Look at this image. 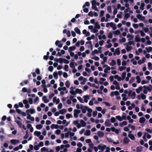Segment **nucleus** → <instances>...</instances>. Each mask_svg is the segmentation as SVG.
Returning a JSON list of instances; mask_svg holds the SVG:
<instances>
[{
	"instance_id": "obj_1",
	"label": "nucleus",
	"mask_w": 152,
	"mask_h": 152,
	"mask_svg": "<svg viewBox=\"0 0 152 152\" xmlns=\"http://www.w3.org/2000/svg\"><path fill=\"white\" fill-rule=\"evenodd\" d=\"M136 95V94L135 91H133L132 92V91L131 90H130L129 91L128 96H130L131 98H132L133 96V97L132 98V99H134Z\"/></svg>"
},
{
	"instance_id": "obj_2",
	"label": "nucleus",
	"mask_w": 152,
	"mask_h": 152,
	"mask_svg": "<svg viewBox=\"0 0 152 152\" xmlns=\"http://www.w3.org/2000/svg\"><path fill=\"white\" fill-rule=\"evenodd\" d=\"M88 108L87 106H83L82 105H80V109L82 110V112L83 113H86V110Z\"/></svg>"
},
{
	"instance_id": "obj_3",
	"label": "nucleus",
	"mask_w": 152,
	"mask_h": 152,
	"mask_svg": "<svg viewBox=\"0 0 152 152\" xmlns=\"http://www.w3.org/2000/svg\"><path fill=\"white\" fill-rule=\"evenodd\" d=\"M26 112L27 114H34L35 113V110L34 109H30L26 110Z\"/></svg>"
},
{
	"instance_id": "obj_4",
	"label": "nucleus",
	"mask_w": 152,
	"mask_h": 152,
	"mask_svg": "<svg viewBox=\"0 0 152 152\" xmlns=\"http://www.w3.org/2000/svg\"><path fill=\"white\" fill-rule=\"evenodd\" d=\"M106 148V145H103L102 146L101 145H99L98 146V148L100 150L102 151H103Z\"/></svg>"
},
{
	"instance_id": "obj_5",
	"label": "nucleus",
	"mask_w": 152,
	"mask_h": 152,
	"mask_svg": "<svg viewBox=\"0 0 152 152\" xmlns=\"http://www.w3.org/2000/svg\"><path fill=\"white\" fill-rule=\"evenodd\" d=\"M143 88L147 89L149 91H151L152 90V86L151 85H149L148 86H144Z\"/></svg>"
},
{
	"instance_id": "obj_6",
	"label": "nucleus",
	"mask_w": 152,
	"mask_h": 152,
	"mask_svg": "<svg viewBox=\"0 0 152 152\" xmlns=\"http://www.w3.org/2000/svg\"><path fill=\"white\" fill-rule=\"evenodd\" d=\"M137 17L140 20L144 21L145 20V17L140 14H137Z\"/></svg>"
},
{
	"instance_id": "obj_7",
	"label": "nucleus",
	"mask_w": 152,
	"mask_h": 152,
	"mask_svg": "<svg viewBox=\"0 0 152 152\" xmlns=\"http://www.w3.org/2000/svg\"><path fill=\"white\" fill-rule=\"evenodd\" d=\"M60 41L59 40H57L55 42V44L56 45L58 46L59 48H61L62 47L63 45L62 44L60 43Z\"/></svg>"
},
{
	"instance_id": "obj_8",
	"label": "nucleus",
	"mask_w": 152,
	"mask_h": 152,
	"mask_svg": "<svg viewBox=\"0 0 152 152\" xmlns=\"http://www.w3.org/2000/svg\"><path fill=\"white\" fill-rule=\"evenodd\" d=\"M15 121L18 125L20 127H21L22 126L21 123L19 120H17L16 118H15Z\"/></svg>"
},
{
	"instance_id": "obj_9",
	"label": "nucleus",
	"mask_w": 152,
	"mask_h": 152,
	"mask_svg": "<svg viewBox=\"0 0 152 152\" xmlns=\"http://www.w3.org/2000/svg\"><path fill=\"white\" fill-rule=\"evenodd\" d=\"M130 141V140L127 137H125L124 139L123 142L124 144H128Z\"/></svg>"
},
{
	"instance_id": "obj_10",
	"label": "nucleus",
	"mask_w": 152,
	"mask_h": 152,
	"mask_svg": "<svg viewBox=\"0 0 152 152\" xmlns=\"http://www.w3.org/2000/svg\"><path fill=\"white\" fill-rule=\"evenodd\" d=\"M19 142V140H12L10 141L11 142L13 145H15L18 143Z\"/></svg>"
},
{
	"instance_id": "obj_11",
	"label": "nucleus",
	"mask_w": 152,
	"mask_h": 152,
	"mask_svg": "<svg viewBox=\"0 0 152 152\" xmlns=\"http://www.w3.org/2000/svg\"><path fill=\"white\" fill-rule=\"evenodd\" d=\"M143 147L141 146H139L136 148V150L137 152H140L142 151Z\"/></svg>"
},
{
	"instance_id": "obj_12",
	"label": "nucleus",
	"mask_w": 152,
	"mask_h": 152,
	"mask_svg": "<svg viewBox=\"0 0 152 152\" xmlns=\"http://www.w3.org/2000/svg\"><path fill=\"white\" fill-rule=\"evenodd\" d=\"M135 41L136 42H140V41L141 39L138 35L135 36Z\"/></svg>"
},
{
	"instance_id": "obj_13",
	"label": "nucleus",
	"mask_w": 152,
	"mask_h": 152,
	"mask_svg": "<svg viewBox=\"0 0 152 152\" xmlns=\"http://www.w3.org/2000/svg\"><path fill=\"white\" fill-rule=\"evenodd\" d=\"M120 53V51L119 50V48H117L115 50V51L114 53H113V54L115 55L117 54L118 55H119Z\"/></svg>"
},
{
	"instance_id": "obj_14",
	"label": "nucleus",
	"mask_w": 152,
	"mask_h": 152,
	"mask_svg": "<svg viewBox=\"0 0 152 152\" xmlns=\"http://www.w3.org/2000/svg\"><path fill=\"white\" fill-rule=\"evenodd\" d=\"M76 49V47L75 46H71L68 49V52H70Z\"/></svg>"
},
{
	"instance_id": "obj_15",
	"label": "nucleus",
	"mask_w": 152,
	"mask_h": 152,
	"mask_svg": "<svg viewBox=\"0 0 152 152\" xmlns=\"http://www.w3.org/2000/svg\"><path fill=\"white\" fill-rule=\"evenodd\" d=\"M98 136L100 137H102L104 136V133L101 131H98L97 132Z\"/></svg>"
},
{
	"instance_id": "obj_16",
	"label": "nucleus",
	"mask_w": 152,
	"mask_h": 152,
	"mask_svg": "<svg viewBox=\"0 0 152 152\" xmlns=\"http://www.w3.org/2000/svg\"><path fill=\"white\" fill-rule=\"evenodd\" d=\"M145 119L144 117H141L140 118L139 122L140 123L142 124L145 122Z\"/></svg>"
},
{
	"instance_id": "obj_17",
	"label": "nucleus",
	"mask_w": 152,
	"mask_h": 152,
	"mask_svg": "<svg viewBox=\"0 0 152 152\" xmlns=\"http://www.w3.org/2000/svg\"><path fill=\"white\" fill-rule=\"evenodd\" d=\"M142 87L141 86L138 88H137L136 90V92L137 93L139 94L140 93V92L142 91Z\"/></svg>"
},
{
	"instance_id": "obj_18",
	"label": "nucleus",
	"mask_w": 152,
	"mask_h": 152,
	"mask_svg": "<svg viewBox=\"0 0 152 152\" xmlns=\"http://www.w3.org/2000/svg\"><path fill=\"white\" fill-rule=\"evenodd\" d=\"M110 121V120L107 119L105 122L104 124L107 126H110L111 124L109 122Z\"/></svg>"
},
{
	"instance_id": "obj_19",
	"label": "nucleus",
	"mask_w": 152,
	"mask_h": 152,
	"mask_svg": "<svg viewBox=\"0 0 152 152\" xmlns=\"http://www.w3.org/2000/svg\"><path fill=\"white\" fill-rule=\"evenodd\" d=\"M42 100L45 103H47L49 101V100L47 99V97L45 96H44L43 97Z\"/></svg>"
},
{
	"instance_id": "obj_20",
	"label": "nucleus",
	"mask_w": 152,
	"mask_h": 152,
	"mask_svg": "<svg viewBox=\"0 0 152 152\" xmlns=\"http://www.w3.org/2000/svg\"><path fill=\"white\" fill-rule=\"evenodd\" d=\"M83 97L84 98V102L86 103L88 101V99H89V96L88 95H85L83 96Z\"/></svg>"
},
{
	"instance_id": "obj_21",
	"label": "nucleus",
	"mask_w": 152,
	"mask_h": 152,
	"mask_svg": "<svg viewBox=\"0 0 152 152\" xmlns=\"http://www.w3.org/2000/svg\"><path fill=\"white\" fill-rule=\"evenodd\" d=\"M58 126H59L57 124H53L51 126V128L52 129H53L54 128L57 129L58 128Z\"/></svg>"
},
{
	"instance_id": "obj_22",
	"label": "nucleus",
	"mask_w": 152,
	"mask_h": 152,
	"mask_svg": "<svg viewBox=\"0 0 152 152\" xmlns=\"http://www.w3.org/2000/svg\"><path fill=\"white\" fill-rule=\"evenodd\" d=\"M130 16V14L129 13H125L124 14V19L127 20Z\"/></svg>"
},
{
	"instance_id": "obj_23",
	"label": "nucleus",
	"mask_w": 152,
	"mask_h": 152,
	"mask_svg": "<svg viewBox=\"0 0 152 152\" xmlns=\"http://www.w3.org/2000/svg\"><path fill=\"white\" fill-rule=\"evenodd\" d=\"M128 137L132 140H134L135 139V137L134 135L132 134H129Z\"/></svg>"
},
{
	"instance_id": "obj_24",
	"label": "nucleus",
	"mask_w": 152,
	"mask_h": 152,
	"mask_svg": "<svg viewBox=\"0 0 152 152\" xmlns=\"http://www.w3.org/2000/svg\"><path fill=\"white\" fill-rule=\"evenodd\" d=\"M127 124V121H124L122 122H121L120 124V125L121 127H122L124 125L126 126Z\"/></svg>"
},
{
	"instance_id": "obj_25",
	"label": "nucleus",
	"mask_w": 152,
	"mask_h": 152,
	"mask_svg": "<svg viewBox=\"0 0 152 152\" xmlns=\"http://www.w3.org/2000/svg\"><path fill=\"white\" fill-rule=\"evenodd\" d=\"M95 28L98 29H99L100 28V26L99 25V24L98 22H96L95 23Z\"/></svg>"
},
{
	"instance_id": "obj_26",
	"label": "nucleus",
	"mask_w": 152,
	"mask_h": 152,
	"mask_svg": "<svg viewBox=\"0 0 152 152\" xmlns=\"http://www.w3.org/2000/svg\"><path fill=\"white\" fill-rule=\"evenodd\" d=\"M74 30L77 34H80V30L78 27H75V28Z\"/></svg>"
},
{
	"instance_id": "obj_27",
	"label": "nucleus",
	"mask_w": 152,
	"mask_h": 152,
	"mask_svg": "<svg viewBox=\"0 0 152 152\" xmlns=\"http://www.w3.org/2000/svg\"><path fill=\"white\" fill-rule=\"evenodd\" d=\"M80 123L83 127H85L86 126V122L83 120L80 121Z\"/></svg>"
},
{
	"instance_id": "obj_28",
	"label": "nucleus",
	"mask_w": 152,
	"mask_h": 152,
	"mask_svg": "<svg viewBox=\"0 0 152 152\" xmlns=\"http://www.w3.org/2000/svg\"><path fill=\"white\" fill-rule=\"evenodd\" d=\"M74 97V96H73L72 95L70 96V99L71 100H72L73 102H76L77 101V99H76L73 98Z\"/></svg>"
},
{
	"instance_id": "obj_29",
	"label": "nucleus",
	"mask_w": 152,
	"mask_h": 152,
	"mask_svg": "<svg viewBox=\"0 0 152 152\" xmlns=\"http://www.w3.org/2000/svg\"><path fill=\"white\" fill-rule=\"evenodd\" d=\"M28 82L29 81H28V80H24L23 82H21L20 83V85L21 86H23L24 84H27Z\"/></svg>"
},
{
	"instance_id": "obj_30",
	"label": "nucleus",
	"mask_w": 152,
	"mask_h": 152,
	"mask_svg": "<svg viewBox=\"0 0 152 152\" xmlns=\"http://www.w3.org/2000/svg\"><path fill=\"white\" fill-rule=\"evenodd\" d=\"M59 112L61 114L63 115L66 112V109H64L60 110Z\"/></svg>"
},
{
	"instance_id": "obj_31",
	"label": "nucleus",
	"mask_w": 152,
	"mask_h": 152,
	"mask_svg": "<svg viewBox=\"0 0 152 152\" xmlns=\"http://www.w3.org/2000/svg\"><path fill=\"white\" fill-rule=\"evenodd\" d=\"M41 132L39 131H35L34 132V134L35 135L37 136L38 137H39L40 136L41 134Z\"/></svg>"
},
{
	"instance_id": "obj_32",
	"label": "nucleus",
	"mask_w": 152,
	"mask_h": 152,
	"mask_svg": "<svg viewBox=\"0 0 152 152\" xmlns=\"http://www.w3.org/2000/svg\"><path fill=\"white\" fill-rule=\"evenodd\" d=\"M75 91L77 93H78L79 94H81L82 93V91L81 89L79 88H76L75 90Z\"/></svg>"
},
{
	"instance_id": "obj_33",
	"label": "nucleus",
	"mask_w": 152,
	"mask_h": 152,
	"mask_svg": "<svg viewBox=\"0 0 152 152\" xmlns=\"http://www.w3.org/2000/svg\"><path fill=\"white\" fill-rule=\"evenodd\" d=\"M53 75L54 77L56 79H57L58 78V73L57 72H53Z\"/></svg>"
},
{
	"instance_id": "obj_34",
	"label": "nucleus",
	"mask_w": 152,
	"mask_h": 152,
	"mask_svg": "<svg viewBox=\"0 0 152 152\" xmlns=\"http://www.w3.org/2000/svg\"><path fill=\"white\" fill-rule=\"evenodd\" d=\"M113 33L114 34L118 35L120 34V32L119 30H116L114 31Z\"/></svg>"
},
{
	"instance_id": "obj_35",
	"label": "nucleus",
	"mask_w": 152,
	"mask_h": 152,
	"mask_svg": "<svg viewBox=\"0 0 152 152\" xmlns=\"http://www.w3.org/2000/svg\"><path fill=\"white\" fill-rule=\"evenodd\" d=\"M91 134V131L89 130H87L86 132V133H85V135L86 136H89Z\"/></svg>"
},
{
	"instance_id": "obj_36",
	"label": "nucleus",
	"mask_w": 152,
	"mask_h": 152,
	"mask_svg": "<svg viewBox=\"0 0 152 152\" xmlns=\"http://www.w3.org/2000/svg\"><path fill=\"white\" fill-rule=\"evenodd\" d=\"M36 128L38 129H39L42 128L43 126L42 125L39 124L37 125L36 126Z\"/></svg>"
},
{
	"instance_id": "obj_37",
	"label": "nucleus",
	"mask_w": 152,
	"mask_h": 152,
	"mask_svg": "<svg viewBox=\"0 0 152 152\" xmlns=\"http://www.w3.org/2000/svg\"><path fill=\"white\" fill-rule=\"evenodd\" d=\"M145 6V4L143 3H142L141 4L140 6V9L142 10L144 9V7Z\"/></svg>"
},
{
	"instance_id": "obj_38",
	"label": "nucleus",
	"mask_w": 152,
	"mask_h": 152,
	"mask_svg": "<svg viewBox=\"0 0 152 152\" xmlns=\"http://www.w3.org/2000/svg\"><path fill=\"white\" fill-rule=\"evenodd\" d=\"M145 49L147 50L148 53H149L150 52H151L152 50V48L151 47H149L148 48L147 47H146Z\"/></svg>"
},
{
	"instance_id": "obj_39",
	"label": "nucleus",
	"mask_w": 152,
	"mask_h": 152,
	"mask_svg": "<svg viewBox=\"0 0 152 152\" xmlns=\"http://www.w3.org/2000/svg\"><path fill=\"white\" fill-rule=\"evenodd\" d=\"M126 37L128 38H130L129 39H128L129 40H132L133 38V36L129 34H127Z\"/></svg>"
},
{
	"instance_id": "obj_40",
	"label": "nucleus",
	"mask_w": 152,
	"mask_h": 152,
	"mask_svg": "<svg viewBox=\"0 0 152 152\" xmlns=\"http://www.w3.org/2000/svg\"><path fill=\"white\" fill-rule=\"evenodd\" d=\"M136 79L137 80V82L138 83H140L141 81V79L140 78V77L139 76H137L136 77Z\"/></svg>"
},
{
	"instance_id": "obj_41",
	"label": "nucleus",
	"mask_w": 152,
	"mask_h": 152,
	"mask_svg": "<svg viewBox=\"0 0 152 152\" xmlns=\"http://www.w3.org/2000/svg\"><path fill=\"white\" fill-rule=\"evenodd\" d=\"M90 5L89 3L88 2H86L85 4H84L83 6V7L84 8L86 6L89 7Z\"/></svg>"
},
{
	"instance_id": "obj_42",
	"label": "nucleus",
	"mask_w": 152,
	"mask_h": 152,
	"mask_svg": "<svg viewBox=\"0 0 152 152\" xmlns=\"http://www.w3.org/2000/svg\"><path fill=\"white\" fill-rule=\"evenodd\" d=\"M42 87L43 88L44 92L45 93H47L48 90L46 88V85H42Z\"/></svg>"
},
{
	"instance_id": "obj_43",
	"label": "nucleus",
	"mask_w": 152,
	"mask_h": 152,
	"mask_svg": "<svg viewBox=\"0 0 152 152\" xmlns=\"http://www.w3.org/2000/svg\"><path fill=\"white\" fill-rule=\"evenodd\" d=\"M70 85L69 82V80H67L65 83V85L67 88L69 87Z\"/></svg>"
},
{
	"instance_id": "obj_44",
	"label": "nucleus",
	"mask_w": 152,
	"mask_h": 152,
	"mask_svg": "<svg viewBox=\"0 0 152 152\" xmlns=\"http://www.w3.org/2000/svg\"><path fill=\"white\" fill-rule=\"evenodd\" d=\"M75 63V62H71L69 65L72 68H75V66L74 65Z\"/></svg>"
},
{
	"instance_id": "obj_45",
	"label": "nucleus",
	"mask_w": 152,
	"mask_h": 152,
	"mask_svg": "<svg viewBox=\"0 0 152 152\" xmlns=\"http://www.w3.org/2000/svg\"><path fill=\"white\" fill-rule=\"evenodd\" d=\"M115 117L119 121H122L123 120L122 118L120 115L116 116Z\"/></svg>"
},
{
	"instance_id": "obj_46",
	"label": "nucleus",
	"mask_w": 152,
	"mask_h": 152,
	"mask_svg": "<svg viewBox=\"0 0 152 152\" xmlns=\"http://www.w3.org/2000/svg\"><path fill=\"white\" fill-rule=\"evenodd\" d=\"M110 70V66H108L106 69H105L104 70V72L105 73H106L108 72V71Z\"/></svg>"
},
{
	"instance_id": "obj_47",
	"label": "nucleus",
	"mask_w": 152,
	"mask_h": 152,
	"mask_svg": "<svg viewBox=\"0 0 152 152\" xmlns=\"http://www.w3.org/2000/svg\"><path fill=\"white\" fill-rule=\"evenodd\" d=\"M78 115V114L77 113L75 110V109L74 110V117L75 118H77Z\"/></svg>"
},
{
	"instance_id": "obj_48",
	"label": "nucleus",
	"mask_w": 152,
	"mask_h": 152,
	"mask_svg": "<svg viewBox=\"0 0 152 152\" xmlns=\"http://www.w3.org/2000/svg\"><path fill=\"white\" fill-rule=\"evenodd\" d=\"M141 96V98L142 99H145L146 98V96L143 93H142L140 94Z\"/></svg>"
},
{
	"instance_id": "obj_49",
	"label": "nucleus",
	"mask_w": 152,
	"mask_h": 152,
	"mask_svg": "<svg viewBox=\"0 0 152 152\" xmlns=\"http://www.w3.org/2000/svg\"><path fill=\"white\" fill-rule=\"evenodd\" d=\"M92 9H94L95 11H98V10L97 7H96V5H92Z\"/></svg>"
},
{
	"instance_id": "obj_50",
	"label": "nucleus",
	"mask_w": 152,
	"mask_h": 152,
	"mask_svg": "<svg viewBox=\"0 0 152 152\" xmlns=\"http://www.w3.org/2000/svg\"><path fill=\"white\" fill-rule=\"evenodd\" d=\"M116 64V61L114 60H112L111 62L110 63V65L112 66H114Z\"/></svg>"
},
{
	"instance_id": "obj_51",
	"label": "nucleus",
	"mask_w": 152,
	"mask_h": 152,
	"mask_svg": "<svg viewBox=\"0 0 152 152\" xmlns=\"http://www.w3.org/2000/svg\"><path fill=\"white\" fill-rule=\"evenodd\" d=\"M66 116L67 118H72L73 117L72 115L69 113H67L66 115Z\"/></svg>"
},
{
	"instance_id": "obj_52",
	"label": "nucleus",
	"mask_w": 152,
	"mask_h": 152,
	"mask_svg": "<svg viewBox=\"0 0 152 152\" xmlns=\"http://www.w3.org/2000/svg\"><path fill=\"white\" fill-rule=\"evenodd\" d=\"M115 121H116V119H115V118L114 117H111L110 120V121L112 123H114Z\"/></svg>"
},
{
	"instance_id": "obj_53",
	"label": "nucleus",
	"mask_w": 152,
	"mask_h": 152,
	"mask_svg": "<svg viewBox=\"0 0 152 152\" xmlns=\"http://www.w3.org/2000/svg\"><path fill=\"white\" fill-rule=\"evenodd\" d=\"M126 41V38L125 37H123L121 39H120L119 41L121 43L124 42Z\"/></svg>"
},
{
	"instance_id": "obj_54",
	"label": "nucleus",
	"mask_w": 152,
	"mask_h": 152,
	"mask_svg": "<svg viewBox=\"0 0 152 152\" xmlns=\"http://www.w3.org/2000/svg\"><path fill=\"white\" fill-rule=\"evenodd\" d=\"M134 45V41H129L128 42V43L127 44V45Z\"/></svg>"
},
{
	"instance_id": "obj_55",
	"label": "nucleus",
	"mask_w": 152,
	"mask_h": 152,
	"mask_svg": "<svg viewBox=\"0 0 152 152\" xmlns=\"http://www.w3.org/2000/svg\"><path fill=\"white\" fill-rule=\"evenodd\" d=\"M126 72H123L121 75V77L122 78V79L124 80L125 79L126 77Z\"/></svg>"
},
{
	"instance_id": "obj_56",
	"label": "nucleus",
	"mask_w": 152,
	"mask_h": 152,
	"mask_svg": "<svg viewBox=\"0 0 152 152\" xmlns=\"http://www.w3.org/2000/svg\"><path fill=\"white\" fill-rule=\"evenodd\" d=\"M126 66H120L119 67V69L120 71H122L124 70L126 68Z\"/></svg>"
},
{
	"instance_id": "obj_57",
	"label": "nucleus",
	"mask_w": 152,
	"mask_h": 152,
	"mask_svg": "<svg viewBox=\"0 0 152 152\" xmlns=\"http://www.w3.org/2000/svg\"><path fill=\"white\" fill-rule=\"evenodd\" d=\"M104 10H101L100 12V14L99 15V17L101 18L104 15Z\"/></svg>"
},
{
	"instance_id": "obj_58",
	"label": "nucleus",
	"mask_w": 152,
	"mask_h": 152,
	"mask_svg": "<svg viewBox=\"0 0 152 152\" xmlns=\"http://www.w3.org/2000/svg\"><path fill=\"white\" fill-rule=\"evenodd\" d=\"M152 65V64L151 62H149L148 63V67H149V69L150 70H151L152 69V67L151 66Z\"/></svg>"
},
{
	"instance_id": "obj_59",
	"label": "nucleus",
	"mask_w": 152,
	"mask_h": 152,
	"mask_svg": "<svg viewBox=\"0 0 152 152\" xmlns=\"http://www.w3.org/2000/svg\"><path fill=\"white\" fill-rule=\"evenodd\" d=\"M53 69V67L52 66H50L48 68V70L50 72H52Z\"/></svg>"
},
{
	"instance_id": "obj_60",
	"label": "nucleus",
	"mask_w": 152,
	"mask_h": 152,
	"mask_svg": "<svg viewBox=\"0 0 152 152\" xmlns=\"http://www.w3.org/2000/svg\"><path fill=\"white\" fill-rule=\"evenodd\" d=\"M69 68V66L67 65H65L64 66V69L65 70V71L66 72H67L68 71V68Z\"/></svg>"
},
{
	"instance_id": "obj_61",
	"label": "nucleus",
	"mask_w": 152,
	"mask_h": 152,
	"mask_svg": "<svg viewBox=\"0 0 152 152\" xmlns=\"http://www.w3.org/2000/svg\"><path fill=\"white\" fill-rule=\"evenodd\" d=\"M107 10L110 13L112 12V10L110 6H108L107 7Z\"/></svg>"
},
{
	"instance_id": "obj_62",
	"label": "nucleus",
	"mask_w": 152,
	"mask_h": 152,
	"mask_svg": "<svg viewBox=\"0 0 152 152\" xmlns=\"http://www.w3.org/2000/svg\"><path fill=\"white\" fill-rule=\"evenodd\" d=\"M70 93L71 94L73 95H75L76 94V91H70Z\"/></svg>"
},
{
	"instance_id": "obj_63",
	"label": "nucleus",
	"mask_w": 152,
	"mask_h": 152,
	"mask_svg": "<svg viewBox=\"0 0 152 152\" xmlns=\"http://www.w3.org/2000/svg\"><path fill=\"white\" fill-rule=\"evenodd\" d=\"M132 48V47L131 46H127L126 48V49L127 51H129L131 50Z\"/></svg>"
},
{
	"instance_id": "obj_64",
	"label": "nucleus",
	"mask_w": 152,
	"mask_h": 152,
	"mask_svg": "<svg viewBox=\"0 0 152 152\" xmlns=\"http://www.w3.org/2000/svg\"><path fill=\"white\" fill-rule=\"evenodd\" d=\"M108 37L110 39H111L113 37V34L112 33L110 32L108 35Z\"/></svg>"
}]
</instances>
